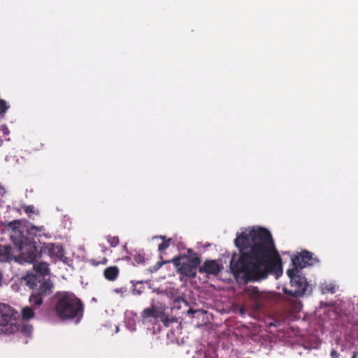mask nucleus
I'll list each match as a JSON object with an SVG mask.
<instances>
[{
  "mask_svg": "<svg viewBox=\"0 0 358 358\" xmlns=\"http://www.w3.org/2000/svg\"><path fill=\"white\" fill-rule=\"evenodd\" d=\"M5 193V189L3 187H0V194H3Z\"/></svg>",
  "mask_w": 358,
  "mask_h": 358,
  "instance_id": "nucleus-31",
  "label": "nucleus"
},
{
  "mask_svg": "<svg viewBox=\"0 0 358 358\" xmlns=\"http://www.w3.org/2000/svg\"><path fill=\"white\" fill-rule=\"evenodd\" d=\"M120 274V269L117 266H111L103 271V276L108 281H115Z\"/></svg>",
  "mask_w": 358,
  "mask_h": 358,
  "instance_id": "nucleus-10",
  "label": "nucleus"
},
{
  "mask_svg": "<svg viewBox=\"0 0 358 358\" xmlns=\"http://www.w3.org/2000/svg\"><path fill=\"white\" fill-rule=\"evenodd\" d=\"M330 355L331 358H339V353L336 350H332Z\"/></svg>",
  "mask_w": 358,
  "mask_h": 358,
  "instance_id": "nucleus-26",
  "label": "nucleus"
},
{
  "mask_svg": "<svg viewBox=\"0 0 358 358\" xmlns=\"http://www.w3.org/2000/svg\"><path fill=\"white\" fill-rule=\"evenodd\" d=\"M255 293H258V290L257 289H255L254 292H253V294H255Z\"/></svg>",
  "mask_w": 358,
  "mask_h": 358,
  "instance_id": "nucleus-35",
  "label": "nucleus"
},
{
  "mask_svg": "<svg viewBox=\"0 0 358 358\" xmlns=\"http://www.w3.org/2000/svg\"><path fill=\"white\" fill-rule=\"evenodd\" d=\"M357 355H358V353H357V352H355L353 353V355H352V358H357Z\"/></svg>",
  "mask_w": 358,
  "mask_h": 358,
  "instance_id": "nucleus-32",
  "label": "nucleus"
},
{
  "mask_svg": "<svg viewBox=\"0 0 358 358\" xmlns=\"http://www.w3.org/2000/svg\"><path fill=\"white\" fill-rule=\"evenodd\" d=\"M126 260H127V261H130V260H131V257H126Z\"/></svg>",
  "mask_w": 358,
  "mask_h": 358,
  "instance_id": "nucleus-34",
  "label": "nucleus"
},
{
  "mask_svg": "<svg viewBox=\"0 0 358 358\" xmlns=\"http://www.w3.org/2000/svg\"><path fill=\"white\" fill-rule=\"evenodd\" d=\"M222 269V266L220 265L216 260L207 259L204 262L203 264L199 268L200 273H207L208 275H217Z\"/></svg>",
  "mask_w": 358,
  "mask_h": 358,
  "instance_id": "nucleus-9",
  "label": "nucleus"
},
{
  "mask_svg": "<svg viewBox=\"0 0 358 358\" xmlns=\"http://www.w3.org/2000/svg\"><path fill=\"white\" fill-rule=\"evenodd\" d=\"M24 211L26 213H33L34 212V207L33 206H27L24 208Z\"/></svg>",
  "mask_w": 358,
  "mask_h": 358,
  "instance_id": "nucleus-25",
  "label": "nucleus"
},
{
  "mask_svg": "<svg viewBox=\"0 0 358 358\" xmlns=\"http://www.w3.org/2000/svg\"><path fill=\"white\" fill-rule=\"evenodd\" d=\"M172 262L171 259L168 261H162V262H157L156 264L154 266L153 268L150 269L152 272L157 271L158 269H159L163 264H168Z\"/></svg>",
  "mask_w": 358,
  "mask_h": 358,
  "instance_id": "nucleus-22",
  "label": "nucleus"
},
{
  "mask_svg": "<svg viewBox=\"0 0 358 358\" xmlns=\"http://www.w3.org/2000/svg\"><path fill=\"white\" fill-rule=\"evenodd\" d=\"M180 301H183L185 303H187L186 300L182 297V296H178L176 299H175V302H180Z\"/></svg>",
  "mask_w": 358,
  "mask_h": 358,
  "instance_id": "nucleus-28",
  "label": "nucleus"
},
{
  "mask_svg": "<svg viewBox=\"0 0 358 358\" xmlns=\"http://www.w3.org/2000/svg\"><path fill=\"white\" fill-rule=\"evenodd\" d=\"M53 311L61 320H76L83 317L84 304L74 293L68 291L57 292L52 297Z\"/></svg>",
  "mask_w": 358,
  "mask_h": 358,
  "instance_id": "nucleus-3",
  "label": "nucleus"
},
{
  "mask_svg": "<svg viewBox=\"0 0 358 358\" xmlns=\"http://www.w3.org/2000/svg\"><path fill=\"white\" fill-rule=\"evenodd\" d=\"M114 291L117 293H123L125 292V289H124V288L115 289Z\"/></svg>",
  "mask_w": 358,
  "mask_h": 358,
  "instance_id": "nucleus-29",
  "label": "nucleus"
},
{
  "mask_svg": "<svg viewBox=\"0 0 358 358\" xmlns=\"http://www.w3.org/2000/svg\"><path fill=\"white\" fill-rule=\"evenodd\" d=\"M131 257L136 264H144L145 262V254L143 251L135 252Z\"/></svg>",
  "mask_w": 358,
  "mask_h": 358,
  "instance_id": "nucleus-16",
  "label": "nucleus"
},
{
  "mask_svg": "<svg viewBox=\"0 0 358 358\" xmlns=\"http://www.w3.org/2000/svg\"><path fill=\"white\" fill-rule=\"evenodd\" d=\"M159 238L163 240V242L159 245L158 250L160 252H162L169 247L170 243L171 242L172 239L166 238V236H161Z\"/></svg>",
  "mask_w": 358,
  "mask_h": 358,
  "instance_id": "nucleus-18",
  "label": "nucleus"
},
{
  "mask_svg": "<svg viewBox=\"0 0 358 358\" xmlns=\"http://www.w3.org/2000/svg\"><path fill=\"white\" fill-rule=\"evenodd\" d=\"M108 243L111 247H116L119 244V238L117 236L110 237Z\"/></svg>",
  "mask_w": 358,
  "mask_h": 358,
  "instance_id": "nucleus-23",
  "label": "nucleus"
},
{
  "mask_svg": "<svg viewBox=\"0 0 358 358\" xmlns=\"http://www.w3.org/2000/svg\"><path fill=\"white\" fill-rule=\"evenodd\" d=\"M133 284V294L136 295H140L142 293V291L141 289V286L143 285V281H136L134 282V281H131Z\"/></svg>",
  "mask_w": 358,
  "mask_h": 358,
  "instance_id": "nucleus-20",
  "label": "nucleus"
},
{
  "mask_svg": "<svg viewBox=\"0 0 358 358\" xmlns=\"http://www.w3.org/2000/svg\"><path fill=\"white\" fill-rule=\"evenodd\" d=\"M159 317V311L157 310L154 305L145 308L141 313V317L143 319L153 317L157 318Z\"/></svg>",
  "mask_w": 358,
  "mask_h": 358,
  "instance_id": "nucleus-13",
  "label": "nucleus"
},
{
  "mask_svg": "<svg viewBox=\"0 0 358 358\" xmlns=\"http://www.w3.org/2000/svg\"><path fill=\"white\" fill-rule=\"evenodd\" d=\"M34 311L32 308L26 306L22 310V316L24 320H29L34 317Z\"/></svg>",
  "mask_w": 358,
  "mask_h": 358,
  "instance_id": "nucleus-17",
  "label": "nucleus"
},
{
  "mask_svg": "<svg viewBox=\"0 0 358 358\" xmlns=\"http://www.w3.org/2000/svg\"><path fill=\"white\" fill-rule=\"evenodd\" d=\"M29 302L34 306H39L43 303V296L33 290L31 296H29Z\"/></svg>",
  "mask_w": 358,
  "mask_h": 358,
  "instance_id": "nucleus-15",
  "label": "nucleus"
},
{
  "mask_svg": "<svg viewBox=\"0 0 358 358\" xmlns=\"http://www.w3.org/2000/svg\"><path fill=\"white\" fill-rule=\"evenodd\" d=\"M336 286L331 283L330 284H323L322 285V292L323 294H334L336 292Z\"/></svg>",
  "mask_w": 358,
  "mask_h": 358,
  "instance_id": "nucleus-19",
  "label": "nucleus"
},
{
  "mask_svg": "<svg viewBox=\"0 0 358 358\" xmlns=\"http://www.w3.org/2000/svg\"><path fill=\"white\" fill-rule=\"evenodd\" d=\"M234 244L239 255H232L229 266L235 278L242 277L245 282H258L281 269V259L268 229L252 228L248 234L237 235Z\"/></svg>",
  "mask_w": 358,
  "mask_h": 358,
  "instance_id": "nucleus-1",
  "label": "nucleus"
},
{
  "mask_svg": "<svg viewBox=\"0 0 358 358\" xmlns=\"http://www.w3.org/2000/svg\"><path fill=\"white\" fill-rule=\"evenodd\" d=\"M287 274L289 278L290 288L284 287L282 291L287 295V303L292 310L298 313L302 308V303L299 298L310 296L313 292V285L308 282L306 277L297 268L288 269Z\"/></svg>",
  "mask_w": 358,
  "mask_h": 358,
  "instance_id": "nucleus-4",
  "label": "nucleus"
},
{
  "mask_svg": "<svg viewBox=\"0 0 358 358\" xmlns=\"http://www.w3.org/2000/svg\"><path fill=\"white\" fill-rule=\"evenodd\" d=\"M8 108L9 106L7 105V103L3 99H0V113L4 114Z\"/></svg>",
  "mask_w": 358,
  "mask_h": 358,
  "instance_id": "nucleus-21",
  "label": "nucleus"
},
{
  "mask_svg": "<svg viewBox=\"0 0 358 358\" xmlns=\"http://www.w3.org/2000/svg\"><path fill=\"white\" fill-rule=\"evenodd\" d=\"M18 313L10 306L0 303V334H12L17 330Z\"/></svg>",
  "mask_w": 358,
  "mask_h": 358,
  "instance_id": "nucleus-6",
  "label": "nucleus"
},
{
  "mask_svg": "<svg viewBox=\"0 0 358 358\" xmlns=\"http://www.w3.org/2000/svg\"><path fill=\"white\" fill-rule=\"evenodd\" d=\"M2 280H3V274L1 273V272L0 271V287L2 285Z\"/></svg>",
  "mask_w": 358,
  "mask_h": 358,
  "instance_id": "nucleus-30",
  "label": "nucleus"
},
{
  "mask_svg": "<svg viewBox=\"0 0 358 358\" xmlns=\"http://www.w3.org/2000/svg\"><path fill=\"white\" fill-rule=\"evenodd\" d=\"M33 268L36 273L39 274L41 276H44L49 274V265L46 262L34 264Z\"/></svg>",
  "mask_w": 358,
  "mask_h": 358,
  "instance_id": "nucleus-12",
  "label": "nucleus"
},
{
  "mask_svg": "<svg viewBox=\"0 0 358 358\" xmlns=\"http://www.w3.org/2000/svg\"><path fill=\"white\" fill-rule=\"evenodd\" d=\"M187 313H194V311L192 308H190V309L187 311Z\"/></svg>",
  "mask_w": 358,
  "mask_h": 358,
  "instance_id": "nucleus-33",
  "label": "nucleus"
},
{
  "mask_svg": "<svg viewBox=\"0 0 358 358\" xmlns=\"http://www.w3.org/2000/svg\"><path fill=\"white\" fill-rule=\"evenodd\" d=\"M280 324V322L276 320V321H274V322H270V323L268 324V326H269V327H278V326H279Z\"/></svg>",
  "mask_w": 358,
  "mask_h": 358,
  "instance_id": "nucleus-27",
  "label": "nucleus"
},
{
  "mask_svg": "<svg viewBox=\"0 0 358 358\" xmlns=\"http://www.w3.org/2000/svg\"><path fill=\"white\" fill-rule=\"evenodd\" d=\"M24 280L27 285L41 296L48 295L51 293L53 287L52 283L49 280H41L37 275H27Z\"/></svg>",
  "mask_w": 358,
  "mask_h": 358,
  "instance_id": "nucleus-7",
  "label": "nucleus"
},
{
  "mask_svg": "<svg viewBox=\"0 0 358 358\" xmlns=\"http://www.w3.org/2000/svg\"><path fill=\"white\" fill-rule=\"evenodd\" d=\"M17 330L15 331H20L22 334L25 335L26 336H29L31 334V332L33 331V327L31 325L27 324V323H21L17 324Z\"/></svg>",
  "mask_w": 358,
  "mask_h": 358,
  "instance_id": "nucleus-14",
  "label": "nucleus"
},
{
  "mask_svg": "<svg viewBox=\"0 0 358 358\" xmlns=\"http://www.w3.org/2000/svg\"><path fill=\"white\" fill-rule=\"evenodd\" d=\"M10 231V239L13 244L18 247L19 259L22 262L32 264L42 256L47 254L50 257L61 259L64 256V249L58 244L49 243L43 248L36 245L34 237L37 231H41L43 227H28L20 220H14L8 224Z\"/></svg>",
  "mask_w": 358,
  "mask_h": 358,
  "instance_id": "nucleus-2",
  "label": "nucleus"
},
{
  "mask_svg": "<svg viewBox=\"0 0 358 358\" xmlns=\"http://www.w3.org/2000/svg\"><path fill=\"white\" fill-rule=\"evenodd\" d=\"M107 261H108V260H107V259L104 257V258H103V259H102V261H101V262H96V261L95 259H91V260H90V263H91L92 265H94V266H97V265H99V264H106Z\"/></svg>",
  "mask_w": 358,
  "mask_h": 358,
  "instance_id": "nucleus-24",
  "label": "nucleus"
},
{
  "mask_svg": "<svg viewBox=\"0 0 358 358\" xmlns=\"http://www.w3.org/2000/svg\"><path fill=\"white\" fill-rule=\"evenodd\" d=\"M189 254L193 256L188 257L187 255H180L175 257L171 259L172 263L178 268V271L189 278H195L196 275V269L200 267L201 259L192 250H188Z\"/></svg>",
  "mask_w": 358,
  "mask_h": 358,
  "instance_id": "nucleus-5",
  "label": "nucleus"
},
{
  "mask_svg": "<svg viewBox=\"0 0 358 358\" xmlns=\"http://www.w3.org/2000/svg\"><path fill=\"white\" fill-rule=\"evenodd\" d=\"M12 248L10 245H0V262H9L12 259Z\"/></svg>",
  "mask_w": 358,
  "mask_h": 358,
  "instance_id": "nucleus-11",
  "label": "nucleus"
},
{
  "mask_svg": "<svg viewBox=\"0 0 358 358\" xmlns=\"http://www.w3.org/2000/svg\"><path fill=\"white\" fill-rule=\"evenodd\" d=\"M313 254L310 252L304 250L297 255L292 258V265L294 268H303L307 265L313 264Z\"/></svg>",
  "mask_w": 358,
  "mask_h": 358,
  "instance_id": "nucleus-8",
  "label": "nucleus"
}]
</instances>
